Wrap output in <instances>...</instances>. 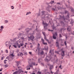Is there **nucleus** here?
<instances>
[{"label":"nucleus","mask_w":74,"mask_h":74,"mask_svg":"<svg viewBox=\"0 0 74 74\" xmlns=\"http://www.w3.org/2000/svg\"><path fill=\"white\" fill-rule=\"evenodd\" d=\"M37 49L38 51V55H43V54L44 53V52L43 51H42L41 52H40V47H37Z\"/></svg>","instance_id":"1"},{"label":"nucleus","mask_w":74,"mask_h":74,"mask_svg":"<svg viewBox=\"0 0 74 74\" xmlns=\"http://www.w3.org/2000/svg\"><path fill=\"white\" fill-rule=\"evenodd\" d=\"M49 3H47V4L48 6L47 7L46 10L48 12H50V10H51V7H52V5L51 6H50V5H49Z\"/></svg>","instance_id":"2"},{"label":"nucleus","mask_w":74,"mask_h":74,"mask_svg":"<svg viewBox=\"0 0 74 74\" xmlns=\"http://www.w3.org/2000/svg\"><path fill=\"white\" fill-rule=\"evenodd\" d=\"M42 23L43 25H45L44 26V29L45 31V30H46V27L48 26V23H44V21L43 20H42Z\"/></svg>","instance_id":"3"},{"label":"nucleus","mask_w":74,"mask_h":74,"mask_svg":"<svg viewBox=\"0 0 74 74\" xmlns=\"http://www.w3.org/2000/svg\"><path fill=\"white\" fill-rule=\"evenodd\" d=\"M60 51H62L61 53L62 57H64V56H65V53H64L65 51H64V50H63V48H62L60 49Z\"/></svg>","instance_id":"4"},{"label":"nucleus","mask_w":74,"mask_h":74,"mask_svg":"<svg viewBox=\"0 0 74 74\" xmlns=\"http://www.w3.org/2000/svg\"><path fill=\"white\" fill-rule=\"evenodd\" d=\"M12 53H10V55H9V56L7 57V58H9V56H12L11 58H12V57H14V56H15V55L14 54V51L13 50L12 51Z\"/></svg>","instance_id":"5"},{"label":"nucleus","mask_w":74,"mask_h":74,"mask_svg":"<svg viewBox=\"0 0 74 74\" xmlns=\"http://www.w3.org/2000/svg\"><path fill=\"white\" fill-rule=\"evenodd\" d=\"M60 19H63V21H64V22H66V18L64 17V15H63L62 16L61 15H60Z\"/></svg>","instance_id":"6"},{"label":"nucleus","mask_w":74,"mask_h":74,"mask_svg":"<svg viewBox=\"0 0 74 74\" xmlns=\"http://www.w3.org/2000/svg\"><path fill=\"white\" fill-rule=\"evenodd\" d=\"M51 55H52V54H50L48 56H46V57L48 58H49V60H51V59H52V56Z\"/></svg>","instance_id":"7"},{"label":"nucleus","mask_w":74,"mask_h":74,"mask_svg":"<svg viewBox=\"0 0 74 74\" xmlns=\"http://www.w3.org/2000/svg\"><path fill=\"white\" fill-rule=\"evenodd\" d=\"M58 40H57V41L56 42V43L57 44H56V47H57L58 48H59V42H58Z\"/></svg>","instance_id":"8"},{"label":"nucleus","mask_w":74,"mask_h":74,"mask_svg":"<svg viewBox=\"0 0 74 74\" xmlns=\"http://www.w3.org/2000/svg\"><path fill=\"white\" fill-rule=\"evenodd\" d=\"M53 39L56 40V35H55V34H54L53 36Z\"/></svg>","instance_id":"9"},{"label":"nucleus","mask_w":74,"mask_h":74,"mask_svg":"<svg viewBox=\"0 0 74 74\" xmlns=\"http://www.w3.org/2000/svg\"><path fill=\"white\" fill-rule=\"evenodd\" d=\"M28 62L29 63V66L30 67H33V65H32V64H30V62L29 61Z\"/></svg>","instance_id":"10"},{"label":"nucleus","mask_w":74,"mask_h":74,"mask_svg":"<svg viewBox=\"0 0 74 74\" xmlns=\"http://www.w3.org/2000/svg\"><path fill=\"white\" fill-rule=\"evenodd\" d=\"M54 1H51L50 2H49V4H51V5H52L53 3H54Z\"/></svg>","instance_id":"11"},{"label":"nucleus","mask_w":74,"mask_h":74,"mask_svg":"<svg viewBox=\"0 0 74 74\" xmlns=\"http://www.w3.org/2000/svg\"><path fill=\"white\" fill-rule=\"evenodd\" d=\"M41 10H40V9H39V11L38 12V14L37 15L38 16H40V11Z\"/></svg>","instance_id":"12"},{"label":"nucleus","mask_w":74,"mask_h":74,"mask_svg":"<svg viewBox=\"0 0 74 74\" xmlns=\"http://www.w3.org/2000/svg\"><path fill=\"white\" fill-rule=\"evenodd\" d=\"M44 37L45 40H46L47 41H48V40L47 39V36H44Z\"/></svg>","instance_id":"13"},{"label":"nucleus","mask_w":74,"mask_h":74,"mask_svg":"<svg viewBox=\"0 0 74 74\" xmlns=\"http://www.w3.org/2000/svg\"><path fill=\"white\" fill-rule=\"evenodd\" d=\"M23 55V54L22 52L20 54V56L21 57H22Z\"/></svg>","instance_id":"14"},{"label":"nucleus","mask_w":74,"mask_h":74,"mask_svg":"<svg viewBox=\"0 0 74 74\" xmlns=\"http://www.w3.org/2000/svg\"><path fill=\"white\" fill-rule=\"evenodd\" d=\"M52 29L53 30H54V29H55V30H56V27H55L54 26V25H53L52 26Z\"/></svg>","instance_id":"15"},{"label":"nucleus","mask_w":74,"mask_h":74,"mask_svg":"<svg viewBox=\"0 0 74 74\" xmlns=\"http://www.w3.org/2000/svg\"><path fill=\"white\" fill-rule=\"evenodd\" d=\"M18 71H20L21 73V72L22 73H23V72H24L22 70V69H18Z\"/></svg>","instance_id":"16"},{"label":"nucleus","mask_w":74,"mask_h":74,"mask_svg":"<svg viewBox=\"0 0 74 74\" xmlns=\"http://www.w3.org/2000/svg\"><path fill=\"white\" fill-rule=\"evenodd\" d=\"M24 44L23 43V42H21L20 43V45L21 47H22L23 45H24Z\"/></svg>","instance_id":"17"},{"label":"nucleus","mask_w":74,"mask_h":74,"mask_svg":"<svg viewBox=\"0 0 74 74\" xmlns=\"http://www.w3.org/2000/svg\"><path fill=\"white\" fill-rule=\"evenodd\" d=\"M67 16L68 17V18H70V14H69V13H67Z\"/></svg>","instance_id":"18"},{"label":"nucleus","mask_w":74,"mask_h":74,"mask_svg":"<svg viewBox=\"0 0 74 74\" xmlns=\"http://www.w3.org/2000/svg\"><path fill=\"white\" fill-rule=\"evenodd\" d=\"M45 60H47V62H48L49 60H49L48 59H47V57H46Z\"/></svg>","instance_id":"19"},{"label":"nucleus","mask_w":74,"mask_h":74,"mask_svg":"<svg viewBox=\"0 0 74 74\" xmlns=\"http://www.w3.org/2000/svg\"><path fill=\"white\" fill-rule=\"evenodd\" d=\"M33 65V66H35L36 65V63L35 62H33L31 63Z\"/></svg>","instance_id":"20"},{"label":"nucleus","mask_w":74,"mask_h":74,"mask_svg":"<svg viewBox=\"0 0 74 74\" xmlns=\"http://www.w3.org/2000/svg\"><path fill=\"white\" fill-rule=\"evenodd\" d=\"M21 29H23V28H25V26L24 25H21Z\"/></svg>","instance_id":"21"},{"label":"nucleus","mask_w":74,"mask_h":74,"mask_svg":"<svg viewBox=\"0 0 74 74\" xmlns=\"http://www.w3.org/2000/svg\"><path fill=\"white\" fill-rule=\"evenodd\" d=\"M48 47H47V48H46L45 47V51H48Z\"/></svg>","instance_id":"22"},{"label":"nucleus","mask_w":74,"mask_h":74,"mask_svg":"<svg viewBox=\"0 0 74 74\" xmlns=\"http://www.w3.org/2000/svg\"><path fill=\"white\" fill-rule=\"evenodd\" d=\"M17 71L18 72V74H20L21 73V71H19V69L18 71Z\"/></svg>","instance_id":"23"},{"label":"nucleus","mask_w":74,"mask_h":74,"mask_svg":"<svg viewBox=\"0 0 74 74\" xmlns=\"http://www.w3.org/2000/svg\"><path fill=\"white\" fill-rule=\"evenodd\" d=\"M19 62L18 61H17L16 62V63L17 64H16V66H19Z\"/></svg>","instance_id":"24"},{"label":"nucleus","mask_w":74,"mask_h":74,"mask_svg":"<svg viewBox=\"0 0 74 74\" xmlns=\"http://www.w3.org/2000/svg\"><path fill=\"white\" fill-rule=\"evenodd\" d=\"M29 14H31V12H27L26 15H29Z\"/></svg>","instance_id":"25"},{"label":"nucleus","mask_w":74,"mask_h":74,"mask_svg":"<svg viewBox=\"0 0 74 74\" xmlns=\"http://www.w3.org/2000/svg\"><path fill=\"white\" fill-rule=\"evenodd\" d=\"M18 74V71H17L14 72L13 74Z\"/></svg>","instance_id":"26"},{"label":"nucleus","mask_w":74,"mask_h":74,"mask_svg":"<svg viewBox=\"0 0 74 74\" xmlns=\"http://www.w3.org/2000/svg\"><path fill=\"white\" fill-rule=\"evenodd\" d=\"M64 44L65 46H67V42L66 41H65L64 42Z\"/></svg>","instance_id":"27"},{"label":"nucleus","mask_w":74,"mask_h":74,"mask_svg":"<svg viewBox=\"0 0 74 74\" xmlns=\"http://www.w3.org/2000/svg\"><path fill=\"white\" fill-rule=\"evenodd\" d=\"M37 74H41V72H40V71H38L37 73Z\"/></svg>","instance_id":"28"},{"label":"nucleus","mask_w":74,"mask_h":74,"mask_svg":"<svg viewBox=\"0 0 74 74\" xmlns=\"http://www.w3.org/2000/svg\"><path fill=\"white\" fill-rule=\"evenodd\" d=\"M7 61H8V60H4V63L5 64H6V63H7L6 62Z\"/></svg>","instance_id":"29"},{"label":"nucleus","mask_w":74,"mask_h":74,"mask_svg":"<svg viewBox=\"0 0 74 74\" xmlns=\"http://www.w3.org/2000/svg\"><path fill=\"white\" fill-rule=\"evenodd\" d=\"M42 15H43L44 14H45V11H42Z\"/></svg>","instance_id":"30"},{"label":"nucleus","mask_w":74,"mask_h":74,"mask_svg":"<svg viewBox=\"0 0 74 74\" xmlns=\"http://www.w3.org/2000/svg\"><path fill=\"white\" fill-rule=\"evenodd\" d=\"M19 43L17 42H15L14 44V45H18Z\"/></svg>","instance_id":"31"},{"label":"nucleus","mask_w":74,"mask_h":74,"mask_svg":"<svg viewBox=\"0 0 74 74\" xmlns=\"http://www.w3.org/2000/svg\"><path fill=\"white\" fill-rule=\"evenodd\" d=\"M55 53H57V54H58V55H60V54H59V51H55Z\"/></svg>","instance_id":"32"},{"label":"nucleus","mask_w":74,"mask_h":74,"mask_svg":"<svg viewBox=\"0 0 74 74\" xmlns=\"http://www.w3.org/2000/svg\"><path fill=\"white\" fill-rule=\"evenodd\" d=\"M64 13L65 14H67V13H68V11H67V10H65Z\"/></svg>","instance_id":"33"},{"label":"nucleus","mask_w":74,"mask_h":74,"mask_svg":"<svg viewBox=\"0 0 74 74\" xmlns=\"http://www.w3.org/2000/svg\"><path fill=\"white\" fill-rule=\"evenodd\" d=\"M61 8V7L60 6L57 7V8H58V10H60V8Z\"/></svg>","instance_id":"34"},{"label":"nucleus","mask_w":74,"mask_h":74,"mask_svg":"<svg viewBox=\"0 0 74 74\" xmlns=\"http://www.w3.org/2000/svg\"><path fill=\"white\" fill-rule=\"evenodd\" d=\"M13 47H14V48H16L17 47L16 46V45H13Z\"/></svg>","instance_id":"35"},{"label":"nucleus","mask_w":74,"mask_h":74,"mask_svg":"<svg viewBox=\"0 0 74 74\" xmlns=\"http://www.w3.org/2000/svg\"><path fill=\"white\" fill-rule=\"evenodd\" d=\"M20 39H21L22 40H24V39H25V38L24 37H21Z\"/></svg>","instance_id":"36"},{"label":"nucleus","mask_w":74,"mask_h":74,"mask_svg":"<svg viewBox=\"0 0 74 74\" xmlns=\"http://www.w3.org/2000/svg\"><path fill=\"white\" fill-rule=\"evenodd\" d=\"M51 10H52V11H56V10H55V8H51Z\"/></svg>","instance_id":"37"},{"label":"nucleus","mask_w":74,"mask_h":74,"mask_svg":"<svg viewBox=\"0 0 74 74\" xmlns=\"http://www.w3.org/2000/svg\"><path fill=\"white\" fill-rule=\"evenodd\" d=\"M16 38H15L14 39H13V40H12V42H14V41H15V40H16Z\"/></svg>","instance_id":"38"},{"label":"nucleus","mask_w":74,"mask_h":74,"mask_svg":"<svg viewBox=\"0 0 74 74\" xmlns=\"http://www.w3.org/2000/svg\"><path fill=\"white\" fill-rule=\"evenodd\" d=\"M43 44H44V45H48V44H47V42H43Z\"/></svg>","instance_id":"39"},{"label":"nucleus","mask_w":74,"mask_h":74,"mask_svg":"<svg viewBox=\"0 0 74 74\" xmlns=\"http://www.w3.org/2000/svg\"><path fill=\"white\" fill-rule=\"evenodd\" d=\"M5 23H7L8 22V20H6L5 21Z\"/></svg>","instance_id":"40"},{"label":"nucleus","mask_w":74,"mask_h":74,"mask_svg":"<svg viewBox=\"0 0 74 74\" xmlns=\"http://www.w3.org/2000/svg\"><path fill=\"white\" fill-rule=\"evenodd\" d=\"M67 2L69 4H70V3H70V0H67Z\"/></svg>","instance_id":"41"},{"label":"nucleus","mask_w":74,"mask_h":74,"mask_svg":"<svg viewBox=\"0 0 74 74\" xmlns=\"http://www.w3.org/2000/svg\"><path fill=\"white\" fill-rule=\"evenodd\" d=\"M28 38H29V39H30V40H31L32 38V37L31 36L30 37L29 36H28Z\"/></svg>","instance_id":"42"},{"label":"nucleus","mask_w":74,"mask_h":74,"mask_svg":"<svg viewBox=\"0 0 74 74\" xmlns=\"http://www.w3.org/2000/svg\"><path fill=\"white\" fill-rule=\"evenodd\" d=\"M71 12H74V9L73 8L71 9Z\"/></svg>","instance_id":"43"},{"label":"nucleus","mask_w":74,"mask_h":74,"mask_svg":"<svg viewBox=\"0 0 74 74\" xmlns=\"http://www.w3.org/2000/svg\"><path fill=\"white\" fill-rule=\"evenodd\" d=\"M4 56H3V57H2L1 58V60H3V58H4Z\"/></svg>","instance_id":"44"},{"label":"nucleus","mask_w":74,"mask_h":74,"mask_svg":"<svg viewBox=\"0 0 74 74\" xmlns=\"http://www.w3.org/2000/svg\"><path fill=\"white\" fill-rule=\"evenodd\" d=\"M41 40L42 42H43H43H44V39H42V38Z\"/></svg>","instance_id":"45"},{"label":"nucleus","mask_w":74,"mask_h":74,"mask_svg":"<svg viewBox=\"0 0 74 74\" xmlns=\"http://www.w3.org/2000/svg\"><path fill=\"white\" fill-rule=\"evenodd\" d=\"M52 66H53V65L52 66H51L50 67V70L51 71V70H52Z\"/></svg>","instance_id":"46"},{"label":"nucleus","mask_w":74,"mask_h":74,"mask_svg":"<svg viewBox=\"0 0 74 74\" xmlns=\"http://www.w3.org/2000/svg\"><path fill=\"white\" fill-rule=\"evenodd\" d=\"M19 52V49H17V51H16V52H17V53H18Z\"/></svg>","instance_id":"47"},{"label":"nucleus","mask_w":74,"mask_h":74,"mask_svg":"<svg viewBox=\"0 0 74 74\" xmlns=\"http://www.w3.org/2000/svg\"><path fill=\"white\" fill-rule=\"evenodd\" d=\"M4 66H5V67H8V65H7V64H5L4 65Z\"/></svg>","instance_id":"48"},{"label":"nucleus","mask_w":74,"mask_h":74,"mask_svg":"<svg viewBox=\"0 0 74 74\" xmlns=\"http://www.w3.org/2000/svg\"><path fill=\"white\" fill-rule=\"evenodd\" d=\"M1 28L3 29H4V27H3V26L2 25L1 26Z\"/></svg>","instance_id":"49"},{"label":"nucleus","mask_w":74,"mask_h":74,"mask_svg":"<svg viewBox=\"0 0 74 74\" xmlns=\"http://www.w3.org/2000/svg\"><path fill=\"white\" fill-rule=\"evenodd\" d=\"M21 44H20L19 45L18 44V45H18V47L19 48H20L21 47Z\"/></svg>","instance_id":"50"},{"label":"nucleus","mask_w":74,"mask_h":74,"mask_svg":"<svg viewBox=\"0 0 74 74\" xmlns=\"http://www.w3.org/2000/svg\"><path fill=\"white\" fill-rule=\"evenodd\" d=\"M52 51H51V50H50L49 53H51V55H52Z\"/></svg>","instance_id":"51"},{"label":"nucleus","mask_w":74,"mask_h":74,"mask_svg":"<svg viewBox=\"0 0 74 74\" xmlns=\"http://www.w3.org/2000/svg\"><path fill=\"white\" fill-rule=\"evenodd\" d=\"M38 62H39V63H40V62H41V61H40V59H38Z\"/></svg>","instance_id":"52"},{"label":"nucleus","mask_w":74,"mask_h":74,"mask_svg":"<svg viewBox=\"0 0 74 74\" xmlns=\"http://www.w3.org/2000/svg\"><path fill=\"white\" fill-rule=\"evenodd\" d=\"M7 59H8V60H9V61H8L9 62H11V60H9L10 58H8Z\"/></svg>","instance_id":"53"},{"label":"nucleus","mask_w":74,"mask_h":74,"mask_svg":"<svg viewBox=\"0 0 74 74\" xmlns=\"http://www.w3.org/2000/svg\"><path fill=\"white\" fill-rule=\"evenodd\" d=\"M67 30H69V32H70V30H69V28H67Z\"/></svg>","instance_id":"54"},{"label":"nucleus","mask_w":74,"mask_h":74,"mask_svg":"<svg viewBox=\"0 0 74 74\" xmlns=\"http://www.w3.org/2000/svg\"><path fill=\"white\" fill-rule=\"evenodd\" d=\"M11 7H12V8H11V9H12V10H13V9L14 8V7L13 6H11Z\"/></svg>","instance_id":"55"},{"label":"nucleus","mask_w":74,"mask_h":74,"mask_svg":"<svg viewBox=\"0 0 74 74\" xmlns=\"http://www.w3.org/2000/svg\"><path fill=\"white\" fill-rule=\"evenodd\" d=\"M59 68H60L61 69H62V65H60V66H59Z\"/></svg>","instance_id":"56"},{"label":"nucleus","mask_w":74,"mask_h":74,"mask_svg":"<svg viewBox=\"0 0 74 74\" xmlns=\"http://www.w3.org/2000/svg\"><path fill=\"white\" fill-rule=\"evenodd\" d=\"M18 35L19 36H21V35H22V33H19V34H18Z\"/></svg>","instance_id":"57"},{"label":"nucleus","mask_w":74,"mask_h":74,"mask_svg":"<svg viewBox=\"0 0 74 74\" xmlns=\"http://www.w3.org/2000/svg\"><path fill=\"white\" fill-rule=\"evenodd\" d=\"M27 55V52H26L25 53H24V55Z\"/></svg>","instance_id":"58"},{"label":"nucleus","mask_w":74,"mask_h":74,"mask_svg":"<svg viewBox=\"0 0 74 74\" xmlns=\"http://www.w3.org/2000/svg\"><path fill=\"white\" fill-rule=\"evenodd\" d=\"M48 41V43H49V44H51V42H49V40H48V41Z\"/></svg>","instance_id":"59"},{"label":"nucleus","mask_w":74,"mask_h":74,"mask_svg":"<svg viewBox=\"0 0 74 74\" xmlns=\"http://www.w3.org/2000/svg\"><path fill=\"white\" fill-rule=\"evenodd\" d=\"M29 54H30V55H32V53L31 52H29Z\"/></svg>","instance_id":"60"},{"label":"nucleus","mask_w":74,"mask_h":74,"mask_svg":"<svg viewBox=\"0 0 74 74\" xmlns=\"http://www.w3.org/2000/svg\"><path fill=\"white\" fill-rule=\"evenodd\" d=\"M3 31V29H1V28L0 29V32H1Z\"/></svg>","instance_id":"61"},{"label":"nucleus","mask_w":74,"mask_h":74,"mask_svg":"<svg viewBox=\"0 0 74 74\" xmlns=\"http://www.w3.org/2000/svg\"><path fill=\"white\" fill-rule=\"evenodd\" d=\"M17 56H20V54H19V53H18L17 54Z\"/></svg>","instance_id":"62"},{"label":"nucleus","mask_w":74,"mask_h":74,"mask_svg":"<svg viewBox=\"0 0 74 74\" xmlns=\"http://www.w3.org/2000/svg\"><path fill=\"white\" fill-rule=\"evenodd\" d=\"M40 43H38V46L37 47H40Z\"/></svg>","instance_id":"63"},{"label":"nucleus","mask_w":74,"mask_h":74,"mask_svg":"<svg viewBox=\"0 0 74 74\" xmlns=\"http://www.w3.org/2000/svg\"><path fill=\"white\" fill-rule=\"evenodd\" d=\"M58 74V72H55L54 74Z\"/></svg>","instance_id":"64"}]
</instances>
